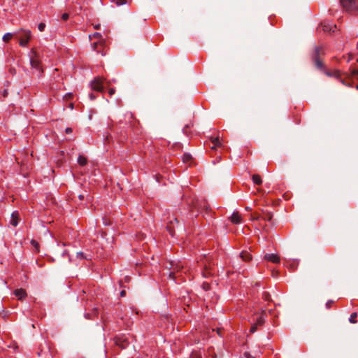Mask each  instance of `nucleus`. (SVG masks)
<instances>
[{"instance_id":"1","label":"nucleus","mask_w":358,"mask_h":358,"mask_svg":"<svg viewBox=\"0 0 358 358\" xmlns=\"http://www.w3.org/2000/svg\"><path fill=\"white\" fill-rule=\"evenodd\" d=\"M344 11L354 15H358V0H340Z\"/></svg>"},{"instance_id":"2","label":"nucleus","mask_w":358,"mask_h":358,"mask_svg":"<svg viewBox=\"0 0 358 358\" xmlns=\"http://www.w3.org/2000/svg\"><path fill=\"white\" fill-rule=\"evenodd\" d=\"M111 83L110 80H106L103 77H96L90 83L92 90L102 92L106 86H109Z\"/></svg>"},{"instance_id":"3","label":"nucleus","mask_w":358,"mask_h":358,"mask_svg":"<svg viewBox=\"0 0 358 358\" xmlns=\"http://www.w3.org/2000/svg\"><path fill=\"white\" fill-rule=\"evenodd\" d=\"M324 54L323 50L320 47H317L313 54L312 59L317 69H322L323 68V62L321 56Z\"/></svg>"},{"instance_id":"4","label":"nucleus","mask_w":358,"mask_h":358,"mask_svg":"<svg viewBox=\"0 0 358 358\" xmlns=\"http://www.w3.org/2000/svg\"><path fill=\"white\" fill-rule=\"evenodd\" d=\"M20 35L19 39H20V45L22 47H25L27 43H29V39L31 36V33L29 30L27 29H20L17 32Z\"/></svg>"},{"instance_id":"5","label":"nucleus","mask_w":358,"mask_h":358,"mask_svg":"<svg viewBox=\"0 0 358 358\" xmlns=\"http://www.w3.org/2000/svg\"><path fill=\"white\" fill-rule=\"evenodd\" d=\"M327 74L329 76H334L335 78H338L340 80V81L345 86H348V87H351L352 86V83L347 80V78H341V75L342 73H341L340 71L338 70H335L332 72H327Z\"/></svg>"},{"instance_id":"6","label":"nucleus","mask_w":358,"mask_h":358,"mask_svg":"<svg viewBox=\"0 0 358 358\" xmlns=\"http://www.w3.org/2000/svg\"><path fill=\"white\" fill-rule=\"evenodd\" d=\"M321 26L322 27L323 31L325 32H334L336 29V25H332L326 22H322Z\"/></svg>"},{"instance_id":"7","label":"nucleus","mask_w":358,"mask_h":358,"mask_svg":"<svg viewBox=\"0 0 358 358\" xmlns=\"http://www.w3.org/2000/svg\"><path fill=\"white\" fill-rule=\"evenodd\" d=\"M231 221L232 223L238 224L241 223L242 222V217L241 215L239 214L238 212H234L230 217Z\"/></svg>"},{"instance_id":"8","label":"nucleus","mask_w":358,"mask_h":358,"mask_svg":"<svg viewBox=\"0 0 358 358\" xmlns=\"http://www.w3.org/2000/svg\"><path fill=\"white\" fill-rule=\"evenodd\" d=\"M30 64L33 69L38 70L39 73L42 72L40 62L37 59L31 57L30 59Z\"/></svg>"},{"instance_id":"9","label":"nucleus","mask_w":358,"mask_h":358,"mask_svg":"<svg viewBox=\"0 0 358 358\" xmlns=\"http://www.w3.org/2000/svg\"><path fill=\"white\" fill-rule=\"evenodd\" d=\"M178 220L175 218L173 220H170L169 224L166 227L167 230L172 236L174 235V224H178Z\"/></svg>"},{"instance_id":"10","label":"nucleus","mask_w":358,"mask_h":358,"mask_svg":"<svg viewBox=\"0 0 358 358\" xmlns=\"http://www.w3.org/2000/svg\"><path fill=\"white\" fill-rule=\"evenodd\" d=\"M19 213L17 211H14L11 214V219L10 221V224L14 227H16L18 224V220H19Z\"/></svg>"},{"instance_id":"11","label":"nucleus","mask_w":358,"mask_h":358,"mask_svg":"<svg viewBox=\"0 0 358 358\" xmlns=\"http://www.w3.org/2000/svg\"><path fill=\"white\" fill-rule=\"evenodd\" d=\"M266 313L264 315H257L254 318L255 323L258 326H261L264 324L265 321Z\"/></svg>"},{"instance_id":"12","label":"nucleus","mask_w":358,"mask_h":358,"mask_svg":"<svg viewBox=\"0 0 358 358\" xmlns=\"http://www.w3.org/2000/svg\"><path fill=\"white\" fill-rule=\"evenodd\" d=\"M14 294L18 299H22L26 296V292L23 289H17L15 290Z\"/></svg>"},{"instance_id":"13","label":"nucleus","mask_w":358,"mask_h":358,"mask_svg":"<svg viewBox=\"0 0 358 358\" xmlns=\"http://www.w3.org/2000/svg\"><path fill=\"white\" fill-rule=\"evenodd\" d=\"M76 257L79 259H91L92 255L85 254L83 252H78L76 253Z\"/></svg>"},{"instance_id":"14","label":"nucleus","mask_w":358,"mask_h":358,"mask_svg":"<svg viewBox=\"0 0 358 358\" xmlns=\"http://www.w3.org/2000/svg\"><path fill=\"white\" fill-rule=\"evenodd\" d=\"M241 257L243 261H250L252 259V255L248 251H243L241 253Z\"/></svg>"},{"instance_id":"15","label":"nucleus","mask_w":358,"mask_h":358,"mask_svg":"<svg viewBox=\"0 0 358 358\" xmlns=\"http://www.w3.org/2000/svg\"><path fill=\"white\" fill-rule=\"evenodd\" d=\"M252 179L253 182L256 185H260L262 182L261 177L257 174L253 175Z\"/></svg>"},{"instance_id":"16","label":"nucleus","mask_w":358,"mask_h":358,"mask_svg":"<svg viewBox=\"0 0 358 358\" xmlns=\"http://www.w3.org/2000/svg\"><path fill=\"white\" fill-rule=\"evenodd\" d=\"M78 163L81 166H85L87 164V159L82 155L78 157Z\"/></svg>"},{"instance_id":"17","label":"nucleus","mask_w":358,"mask_h":358,"mask_svg":"<svg viewBox=\"0 0 358 358\" xmlns=\"http://www.w3.org/2000/svg\"><path fill=\"white\" fill-rule=\"evenodd\" d=\"M344 75L346 76L347 80L348 79H350L352 76H358V69L352 70L351 72V74H349L348 73H345Z\"/></svg>"},{"instance_id":"18","label":"nucleus","mask_w":358,"mask_h":358,"mask_svg":"<svg viewBox=\"0 0 358 358\" xmlns=\"http://www.w3.org/2000/svg\"><path fill=\"white\" fill-rule=\"evenodd\" d=\"M270 262L278 263L280 262V258L275 254H270Z\"/></svg>"},{"instance_id":"19","label":"nucleus","mask_w":358,"mask_h":358,"mask_svg":"<svg viewBox=\"0 0 358 358\" xmlns=\"http://www.w3.org/2000/svg\"><path fill=\"white\" fill-rule=\"evenodd\" d=\"M357 317V313H352L349 319L350 322L352 323V324L357 323V320H355Z\"/></svg>"},{"instance_id":"20","label":"nucleus","mask_w":358,"mask_h":358,"mask_svg":"<svg viewBox=\"0 0 358 358\" xmlns=\"http://www.w3.org/2000/svg\"><path fill=\"white\" fill-rule=\"evenodd\" d=\"M12 37H13L12 33H6L3 36V41L4 42H8V41H10L12 38Z\"/></svg>"},{"instance_id":"21","label":"nucleus","mask_w":358,"mask_h":358,"mask_svg":"<svg viewBox=\"0 0 358 358\" xmlns=\"http://www.w3.org/2000/svg\"><path fill=\"white\" fill-rule=\"evenodd\" d=\"M31 245L35 248L36 252L39 251V244L36 241L32 239L31 241Z\"/></svg>"},{"instance_id":"22","label":"nucleus","mask_w":358,"mask_h":358,"mask_svg":"<svg viewBox=\"0 0 358 358\" xmlns=\"http://www.w3.org/2000/svg\"><path fill=\"white\" fill-rule=\"evenodd\" d=\"M192 159V156L189 154H184L182 157V160L184 162H187Z\"/></svg>"},{"instance_id":"23","label":"nucleus","mask_w":358,"mask_h":358,"mask_svg":"<svg viewBox=\"0 0 358 358\" xmlns=\"http://www.w3.org/2000/svg\"><path fill=\"white\" fill-rule=\"evenodd\" d=\"M99 45H102V41L94 42L93 43V49L96 50L97 52H100L99 50H97Z\"/></svg>"},{"instance_id":"24","label":"nucleus","mask_w":358,"mask_h":358,"mask_svg":"<svg viewBox=\"0 0 358 358\" xmlns=\"http://www.w3.org/2000/svg\"><path fill=\"white\" fill-rule=\"evenodd\" d=\"M202 274L204 278H207L211 274L210 271H208V268L206 266H205V271H203Z\"/></svg>"},{"instance_id":"25","label":"nucleus","mask_w":358,"mask_h":358,"mask_svg":"<svg viewBox=\"0 0 358 358\" xmlns=\"http://www.w3.org/2000/svg\"><path fill=\"white\" fill-rule=\"evenodd\" d=\"M212 142L213 143V146L212 147L213 149H214L215 146L220 145V141L218 138H213Z\"/></svg>"},{"instance_id":"26","label":"nucleus","mask_w":358,"mask_h":358,"mask_svg":"<svg viewBox=\"0 0 358 358\" xmlns=\"http://www.w3.org/2000/svg\"><path fill=\"white\" fill-rule=\"evenodd\" d=\"M101 37V34L98 33V32H95L92 35H90L89 36V38L90 39H92V38H99Z\"/></svg>"},{"instance_id":"27","label":"nucleus","mask_w":358,"mask_h":358,"mask_svg":"<svg viewBox=\"0 0 358 358\" xmlns=\"http://www.w3.org/2000/svg\"><path fill=\"white\" fill-rule=\"evenodd\" d=\"M45 24L43 22L40 23L38 25V29L40 31H44L45 29Z\"/></svg>"},{"instance_id":"28","label":"nucleus","mask_w":358,"mask_h":358,"mask_svg":"<svg viewBox=\"0 0 358 358\" xmlns=\"http://www.w3.org/2000/svg\"><path fill=\"white\" fill-rule=\"evenodd\" d=\"M257 326H258V325H257V324L254 323V324L252 325V327H251V328H250V333H254V332H255V331H256V330H257Z\"/></svg>"},{"instance_id":"29","label":"nucleus","mask_w":358,"mask_h":358,"mask_svg":"<svg viewBox=\"0 0 358 358\" xmlns=\"http://www.w3.org/2000/svg\"><path fill=\"white\" fill-rule=\"evenodd\" d=\"M126 0H117V5L121 6L126 3Z\"/></svg>"},{"instance_id":"30","label":"nucleus","mask_w":358,"mask_h":358,"mask_svg":"<svg viewBox=\"0 0 358 358\" xmlns=\"http://www.w3.org/2000/svg\"><path fill=\"white\" fill-rule=\"evenodd\" d=\"M62 19L63 20H64V21H65V20H67L69 19V14H68V13H65L62 14Z\"/></svg>"},{"instance_id":"31","label":"nucleus","mask_w":358,"mask_h":358,"mask_svg":"<svg viewBox=\"0 0 358 358\" xmlns=\"http://www.w3.org/2000/svg\"><path fill=\"white\" fill-rule=\"evenodd\" d=\"M115 92V90L114 88H110L108 90V94L111 96H113Z\"/></svg>"},{"instance_id":"32","label":"nucleus","mask_w":358,"mask_h":358,"mask_svg":"<svg viewBox=\"0 0 358 358\" xmlns=\"http://www.w3.org/2000/svg\"><path fill=\"white\" fill-rule=\"evenodd\" d=\"M334 303L333 301H329L327 302L326 306L328 308H329L331 306V304Z\"/></svg>"},{"instance_id":"33","label":"nucleus","mask_w":358,"mask_h":358,"mask_svg":"<svg viewBox=\"0 0 358 358\" xmlns=\"http://www.w3.org/2000/svg\"><path fill=\"white\" fill-rule=\"evenodd\" d=\"M72 96V93H67L64 95V99H69V98H71Z\"/></svg>"},{"instance_id":"34","label":"nucleus","mask_w":358,"mask_h":358,"mask_svg":"<svg viewBox=\"0 0 358 358\" xmlns=\"http://www.w3.org/2000/svg\"><path fill=\"white\" fill-rule=\"evenodd\" d=\"M89 97H90V99L91 100H94V99H96V96H95V95H94L93 93H90V94H89Z\"/></svg>"},{"instance_id":"35","label":"nucleus","mask_w":358,"mask_h":358,"mask_svg":"<svg viewBox=\"0 0 358 358\" xmlns=\"http://www.w3.org/2000/svg\"><path fill=\"white\" fill-rule=\"evenodd\" d=\"M65 132L66 134H71L72 132V129L70 128V127H67L66 129H65Z\"/></svg>"},{"instance_id":"36","label":"nucleus","mask_w":358,"mask_h":358,"mask_svg":"<svg viewBox=\"0 0 358 358\" xmlns=\"http://www.w3.org/2000/svg\"><path fill=\"white\" fill-rule=\"evenodd\" d=\"M203 287L204 289L207 290V289H209V285L208 283H204L203 285Z\"/></svg>"},{"instance_id":"37","label":"nucleus","mask_w":358,"mask_h":358,"mask_svg":"<svg viewBox=\"0 0 358 358\" xmlns=\"http://www.w3.org/2000/svg\"><path fill=\"white\" fill-rule=\"evenodd\" d=\"M126 294V292L124 290H122L121 292H120V295L121 296H124Z\"/></svg>"},{"instance_id":"38","label":"nucleus","mask_w":358,"mask_h":358,"mask_svg":"<svg viewBox=\"0 0 358 358\" xmlns=\"http://www.w3.org/2000/svg\"><path fill=\"white\" fill-rule=\"evenodd\" d=\"M259 225H260L261 227H262V228L264 229V230H266V224H262V223L260 222V223H259Z\"/></svg>"},{"instance_id":"39","label":"nucleus","mask_w":358,"mask_h":358,"mask_svg":"<svg viewBox=\"0 0 358 358\" xmlns=\"http://www.w3.org/2000/svg\"><path fill=\"white\" fill-rule=\"evenodd\" d=\"M271 275H272V276L275 277V276H276V275H277V272H276V271H272V273H271Z\"/></svg>"},{"instance_id":"40","label":"nucleus","mask_w":358,"mask_h":358,"mask_svg":"<svg viewBox=\"0 0 358 358\" xmlns=\"http://www.w3.org/2000/svg\"><path fill=\"white\" fill-rule=\"evenodd\" d=\"M69 107L71 109H73V104L71 103L69 104Z\"/></svg>"},{"instance_id":"41","label":"nucleus","mask_w":358,"mask_h":358,"mask_svg":"<svg viewBox=\"0 0 358 358\" xmlns=\"http://www.w3.org/2000/svg\"><path fill=\"white\" fill-rule=\"evenodd\" d=\"M264 259H268V254H266V255H264Z\"/></svg>"},{"instance_id":"42","label":"nucleus","mask_w":358,"mask_h":358,"mask_svg":"<svg viewBox=\"0 0 358 358\" xmlns=\"http://www.w3.org/2000/svg\"><path fill=\"white\" fill-rule=\"evenodd\" d=\"M263 213L264 214L265 216H266L267 215L266 210L265 211L263 210Z\"/></svg>"},{"instance_id":"43","label":"nucleus","mask_w":358,"mask_h":358,"mask_svg":"<svg viewBox=\"0 0 358 358\" xmlns=\"http://www.w3.org/2000/svg\"><path fill=\"white\" fill-rule=\"evenodd\" d=\"M84 198V196L83 195H79V199H83Z\"/></svg>"},{"instance_id":"44","label":"nucleus","mask_w":358,"mask_h":358,"mask_svg":"<svg viewBox=\"0 0 358 358\" xmlns=\"http://www.w3.org/2000/svg\"><path fill=\"white\" fill-rule=\"evenodd\" d=\"M99 27H100V24H98V25H96V26L94 27V28H95V29H99Z\"/></svg>"},{"instance_id":"45","label":"nucleus","mask_w":358,"mask_h":358,"mask_svg":"<svg viewBox=\"0 0 358 358\" xmlns=\"http://www.w3.org/2000/svg\"><path fill=\"white\" fill-rule=\"evenodd\" d=\"M125 280H126L127 282H128V281L129 280V277H126V278H125Z\"/></svg>"},{"instance_id":"46","label":"nucleus","mask_w":358,"mask_h":358,"mask_svg":"<svg viewBox=\"0 0 358 358\" xmlns=\"http://www.w3.org/2000/svg\"><path fill=\"white\" fill-rule=\"evenodd\" d=\"M66 254V251L65 250V251L63 252L62 255H63V256H64Z\"/></svg>"},{"instance_id":"47","label":"nucleus","mask_w":358,"mask_h":358,"mask_svg":"<svg viewBox=\"0 0 358 358\" xmlns=\"http://www.w3.org/2000/svg\"><path fill=\"white\" fill-rule=\"evenodd\" d=\"M269 22H270V23H271V24H273V22H272V20H271V17H270Z\"/></svg>"},{"instance_id":"48","label":"nucleus","mask_w":358,"mask_h":358,"mask_svg":"<svg viewBox=\"0 0 358 358\" xmlns=\"http://www.w3.org/2000/svg\"><path fill=\"white\" fill-rule=\"evenodd\" d=\"M262 221H264L265 222V217H263L262 220Z\"/></svg>"},{"instance_id":"49","label":"nucleus","mask_w":358,"mask_h":358,"mask_svg":"<svg viewBox=\"0 0 358 358\" xmlns=\"http://www.w3.org/2000/svg\"><path fill=\"white\" fill-rule=\"evenodd\" d=\"M356 89L358 90V85L356 86Z\"/></svg>"},{"instance_id":"50","label":"nucleus","mask_w":358,"mask_h":358,"mask_svg":"<svg viewBox=\"0 0 358 358\" xmlns=\"http://www.w3.org/2000/svg\"><path fill=\"white\" fill-rule=\"evenodd\" d=\"M357 80H358V78H357Z\"/></svg>"}]
</instances>
